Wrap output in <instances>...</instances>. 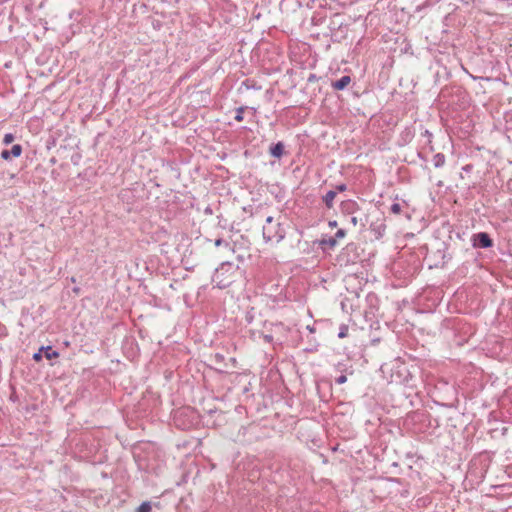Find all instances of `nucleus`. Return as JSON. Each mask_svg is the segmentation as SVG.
<instances>
[{
    "label": "nucleus",
    "mask_w": 512,
    "mask_h": 512,
    "mask_svg": "<svg viewBox=\"0 0 512 512\" xmlns=\"http://www.w3.org/2000/svg\"><path fill=\"white\" fill-rule=\"evenodd\" d=\"M387 480L393 481L396 480L395 478H387Z\"/></svg>",
    "instance_id": "nucleus-31"
},
{
    "label": "nucleus",
    "mask_w": 512,
    "mask_h": 512,
    "mask_svg": "<svg viewBox=\"0 0 512 512\" xmlns=\"http://www.w3.org/2000/svg\"><path fill=\"white\" fill-rule=\"evenodd\" d=\"M446 162L445 155L443 153H436L433 157V164L435 168H441Z\"/></svg>",
    "instance_id": "nucleus-8"
},
{
    "label": "nucleus",
    "mask_w": 512,
    "mask_h": 512,
    "mask_svg": "<svg viewBox=\"0 0 512 512\" xmlns=\"http://www.w3.org/2000/svg\"><path fill=\"white\" fill-rule=\"evenodd\" d=\"M73 291H74L75 293H79V288H74V289H73Z\"/></svg>",
    "instance_id": "nucleus-30"
},
{
    "label": "nucleus",
    "mask_w": 512,
    "mask_h": 512,
    "mask_svg": "<svg viewBox=\"0 0 512 512\" xmlns=\"http://www.w3.org/2000/svg\"><path fill=\"white\" fill-rule=\"evenodd\" d=\"M200 470L196 464H191L189 466L188 471L182 476V480H196L197 478H200Z\"/></svg>",
    "instance_id": "nucleus-4"
},
{
    "label": "nucleus",
    "mask_w": 512,
    "mask_h": 512,
    "mask_svg": "<svg viewBox=\"0 0 512 512\" xmlns=\"http://www.w3.org/2000/svg\"><path fill=\"white\" fill-rule=\"evenodd\" d=\"M223 243H224V240L221 239V238H218V239L215 240V246L216 247L221 246ZM225 245L228 246V243L225 242Z\"/></svg>",
    "instance_id": "nucleus-24"
},
{
    "label": "nucleus",
    "mask_w": 512,
    "mask_h": 512,
    "mask_svg": "<svg viewBox=\"0 0 512 512\" xmlns=\"http://www.w3.org/2000/svg\"><path fill=\"white\" fill-rule=\"evenodd\" d=\"M347 190V185L346 184H339L336 186V192L339 191V192H344Z\"/></svg>",
    "instance_id": "nucleus-22"
},
{
    "label": "nucleus",
    "mask_w": 512,
    "mask_h": 512,
    "mask_svg": "<svg viewBox=\"0 0 512 512\" xmlns=\"http://www.w3.org/2000/svg\"><path fill=\"white\" fill-rule=\"evenodd\" d=\"M246 109V107L244 106H241V107H238L236 109V115L234 117V119L237 121V122H242L244 117H243V113H244V110Z\"/></svg>",
    "instance_id": "nucleus-14"
},
{
    "label": "nucleus",
    "mask_w": 512,
    "mask_h": 512,
    "mask_svg": "<svg viewBox=\"0 0 512 512\" xmlns=\"http://www.w3.org/2000/svg\"><path fill=\"white\" fill-rule=\"evenodd\" d=\"M285 237V230L272 216H268L263 226V238L266 242H280Z\"/></svg>",
    "instance_id": "nucleus-1"
},
{
    "label": "nucleus",
    "mask_w": 512,
    "mask_h": 512,
    "mask_svg": "<svg viewBox=\"0 0 512 512\" xmlns=\"http://www.w3.org/2000/svg\"><path fill=\"white\" fill-rule=\"evenodd\" d=\"M269 153L274 158H278V159L281 158L283 156V154H284V144L282 142H278L276 144H273L269 148Z\"/></svg>",
    "instance_id": "nucleus-6"
},
{
    "label": "nucleus",
    "mask_w": 512,
    "mask_h": 512,
    "mask_svg": "<svg viewBox=\"0 0 512 512\" xmlns=\"http://www.w3.org/2000/svg\"><path fill=\"white\" fill-rule=\"evenodd\" d=\"M232 268V264L230 262H224L221 264L220 268L216 270L214 276H213V281L217 282V286L221 289L223 288H226L230 285L231 281H224V280H219L218 281V278L220 276V272L223 271V270H226L228 271L229 269Z\"/></svg>",
    "instance_id": "nucleus-3"
},
{
    "label": "nucleus",
    "mask_w": 512,
    "mask_h": 512,
    "mask_svg": "<svg viewBox=\"0 0 512 512\" xmlns=\"http://www.w3.org/2000/svg\"><path fill=\"white\" fill-rule=\"evenodd\" d=\"M350 223L353 225V226H358L360 225L362 228L365 227V223L363 222V220L361 218H358L357 216H352L350 218Z\"/></svg>",
    "instance_id": "nucleus-15"
},
{
    "label": "nucleus",
    "mask_w": 512,
    "mask_h": 512,
    "mask_svg": "<svg viewBox=\"0 0 512 512\" xmlns=\"http://www.w3.org/2000/svg\"><path fill=\"white\" fill-rule=\"evenodd\" d=\"M337 195V192L334 190H329L323 197L322 200L325 203L326 207L328 209H331L333 207L334 199Z\"/></svg>",
    "instance_id": "nucleus-7"
},
{
    "label": "nucleus",
    "mask_w": 512,
    "mask_h": 512,
    "mask_svg": "<svg viewBox=\"0 0 512 512\" xmlns=\"http://www.w3.org/2000/svg\"><path fill=\"white\" fill-rule=\"evenodd\" d=\"M151 509V503L149 501H145L137 508V512H151Z\"/></svg>",
    "instance_id": "nucleus-13"
},
{
    "label": "nucleus",
    "mask_w": 512,
    "mask_h": 512,
    "mask_svg": "<svg viewBox=\"0 0 512 512\" xmlns=\"http://www.w3.org/2000/svg\"><path fill=\"white\" fill-rule=\"evenodd\" d=\"M346 235V231L344 229H339L336 234H335V239L337 240V238H343L345 237Z\"/></svg>",
    "instance_id": "nucleus-20"
},
{
    "label": "nucleus",
    "mask_w": 512,
    "mask_h": 512,
    "mask_svg": "<svg viewBox=\"0 0 512 512\" xmlns=\"http://www.w3.org/2000/svg\"><path fill=\"white\" fill-rule=\"evenodd\" d=\"M264 340H265L266 342L270 343V342L273 340V337H272V335H265V336H264Z\"/></svg>",
    "instance_id": "nucleus-26"
},
{
    "label": "nucleus",
    "mask_w": 512,
    "mask_h": 512,
    "mask_svg": "<svg viewBox=\"0 0 512 512\" xmlns=\"http://www.w3.org/2000/svg\"><path fill=\"white\" fill-rule=\"evenodd\" d=\"M1 158L4 159V160H10L12 158V156L10 155V151L9 150H3L1 152Z\"/></svg>",
    "instance_id": "nucleus-19"
},
{
    "label": "nucleus",
    "mask_w": 512,
    "mask_h": 512,
    "mask_svg": "<svg viewBox=\"0 0 512 512\" xmlns=\"http://www.w3.org/2000/svg\"><path fill=\"white\" fill-rule=\"evenodd\" d=\"M348 335V326L345 324H342L339 328L338 337L339 338H345Z\"/></svg>",
    "instance_id": "nucleus-16"
},
{
    "label": "nucleus",
    "mask_w": 512,
    "mask_h": 512,
    "mask_svg": "<svg viewBox=\"0 0 512 512\" xmlns=\"http://www.w3.org/2000/svg\"><path fill=\"white\" fill-rule=\"evenodd\" d=\"M43 355L41 354V350H38V352L34 353L33 355V359L35 361H40L42 359Z\"/></svg>",
    "instance_id": "nucleus-23"
},
{
    "label": "nucleus",
    "mask_w": 512,
    "mask_h": 512,
    "mask_svg": "<svg viewBox=\"0 0 512 512\" xmlns=\"http://www.w3.org/2000/svg\"><path fill=\"white\" fill-rule=\"evenodd\" d=\"M44 348H45V347H44V346H42V347L39 349V350H41V354H42V353H44V354H45V349H44Z\"/></svg>",
    "instance_id": "nucleus-29"
},
{
    "label": "nucleus",
    "mask_w": 512,
    "mask_h": 512,
    "mask_svg": "<svg viewBox=\"0 0 512 512\" xmlns=\"http://www.w3.org/2000/svg\"><path fill=\"white\" fill-rule=\"evenodd\" d=\"M337 240L334 237H330L328 239H322L320 241V245L323 249L329 248L332 249L336 246Z\"/></svg>",
    "instance_id": "nucleus-9"
},
{
    "label": "nucleus",
    "mask_w": 512,
    "mask_h": 512,
    "mask_svg": "<svg viewBox=\"0 0 512 512\" xmlns=\"http://www.w3.org/2000/svg\"><path fill=\"white\" fill-rule=\"evenodd\" d=\"M424 135L429 138L432 136V134L428 130H425Z\"/></svg>",
    "instance_id": "nucleus-28"
},
{
    "label": "nucleus",
    "mask_w": 512,
    "mask_h": 512,
    "mask_svg": "<svg viewBox=\"0 0 512 512\" xmlns=\"http://www.w3.org/2000/svg\"><path fill=\"white\" fill-rule=\"evenodd\" d=\"M350 82H351V77L348 75H344L340 79L332 82L331 86L335 90H343L350 84Z\"/></svg>",
    "instance_id": "nucleus-5"
},
{
    "label": "nucleus",
    "mask_w": 512,
    "mask_h": 512,
    "mask_svg": "<svg viewBox=\"0 0 512 512\" xmlns=\"http://www.w3.org/2000/svg\"><path fill=\"white\" fill-rule=\"evenodd\" d=\"M329 226L330 227H336L337 226V221H335V220L334 221H330L329 222Z\"/></svg>",
    "instance_id": "nucleus-27"
},
{
    "label": "nucleus",
    "mask_w": 512,
    "mask_h": 512,
    "mask_svg": "<svg viewBox=\"0 0 512 512\" xmlns=\"http://www.w3.org/2000/svg\"><path fill=\"white\" fill-rule=\"evenodd\" d=\"M505 486H506V485H504V484H503V485H492V486L490 487V489H491V490H495V491H496L497 489H503V488H505Z\"/></svg>",
    "instance_id": "nucleus-25"
},
{
    "label": "nucleus",
    "mask_w": 512,
    "mask_h": 512,
    "mask_svg": "<svg viewBox=\"0 0 512 512\" xmlns=\"http://www.w3.org/2000/svg\"><path fill=\"white\" fill-rule=\"evenodd\" d=\"M45 349V354L44 356L48 359V360H51V359H54V358H57L59 356V353L55 350L52 349L51 346H46Z\"/></svg>",
    "instance_id": "nucleus-10"
},
{
    "label": "nucleus",
    "mask_w": 512,
    "mask_h": 512,
    "mask_svg": "<svg viewBox=\"0 0 512 512\" xmlns=\"http://www.w3.org/2000/svg\"><path fill=\"white\" fill-rule=\"evenodd\" d=\"M14 141V135L12 133H7L4 135L3 143L8 145Z\"/></svg>",
    "instance_id": "nucleus-17"
},
{
    "label": "nucleus",
    "mask_w": 512,
    "mask_h": 512,
    "mask_svg": "<svg viewBox=\"0 0 512 512\" xmlns=\"http://www.w3.org/2000/svg\"><path fill=\"white\" fill-rule=\"evenodd\" d=\"M335 381L337 384H344L347 381V377L345 375H340Z\"/></svg>",
    "instance_id": "nucleus-21"
},
{
    "label": "nucleus",
    "mask_w": 512,
    "mask_h": 512,
    "mask_svg": "<svg viewBox=\"0 0 512 512\" xmlns=\"http://www.w3.org/2000/svg\"><path fill=\"white\" fill-rule=\"evenodd\" d=\"M391 212L393 214H400L401 212V205L399 203H393L390 208Z\"/></svg>",
    "instance_id": "nucleus-18"
},
{
    "label": "nucleus",
    "mask_w": 512,
    "mask_h": 512,
    "mask_svg": "<svg viewBox=\"0 0 512 512\" xmlns=\"http://www.w3.org/2000/svg\"><path fill=\"white\" fill-rule=\"evenodd\" d=\"M473 246L475 248H490L493 245V240L486 232H479L472 236Z\"/></svg>",
    "instance_id": "nucleus-2"
},
{
    "label": "nucleus",
    "mask_w": 512,
    "mask_h": 512,
    "mask_svg": "<svg viewBox=\"0 0 512 512\" xmlns=\"http://www.w3.org/2000/svg\"><path fill=\"white\" fill-rule=\"evenodd\" d=\"M10 151V155L12 157H19L22 153V146L19 145V144H15L12 146L11 150Z\"/></svg>",
    "instance_id": "nucleus-12"
},
{
    "label": "nucleus",
    "mask_w": 512,
    "mask_h": 512,
    "mask_svg": "<svg viewBox=\"0 0 512 512\" xmlns=\"http://www.w3.org/2000/svg\"><path fill=\"white\" fill-rule=\"evenodd\" d=\"M356 206H357V204L354 201H347V202L343 203L342 208L344 211H347L349 213H354Z\"/></svg>",
    "instance_id": "nucleus-11"
}]
</instances>
